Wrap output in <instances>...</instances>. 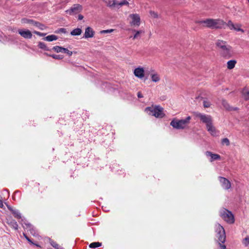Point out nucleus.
<instances>
[{
	"instance_id": "obj_32",
	"label": "nucleus",
	"mask_w": 249,
	"mask_h": 249,
	"mask_svg": "<svg viewBox=\"0 0 249 249\" xmlns=\"http://www.w3.org/2000/svg\"><path fill=\"white\" fill-rule=\"evenodd\" d=\"M221 143L223 145L225 144L227 146H229L230 144V141L228 138H224L221 140Z\"/></svg>"
},
{
	"instance_id": "obj_8",
	"label": "nucleus",
	"mask_w": 249,
	"mask_h": 249,
	"mask_svg": "<svg viewBox=\"0 0 249 249\" xmlns=\"http://www.w3.org/2000/svg\"><path fill=\"white\" fill-rule=\"evenodd\" d=\"M83 10V7L79 4H73L70 9L67 10L65 12L70 15H75L80 13Z\"/></svg>"
},
{
	"instance_id": "obj_5",
	"label": "nucleus",
	"mask_w": 249,
	"mask_h": 249,
	"mask_svg": "<svg viewBox=\"0 0 249 249\" xmlns=\"http://www.w3.org/2000/svg\"><path fill=\"white\" fill-rule=\"evenodd\" d=\"M216 46L220 49L224 56H230L231 55V47L229 45L227 42L218 39L215 43Z\"/></svg>"
},
{
	"instance_id": "obj_20",
	"label": "nucleus",
	"mask_w": 249,
	"mask_h": 249,
	"mask_svg": "<svg viewBox=\"0 0 249 249\" xmlns=\"http://www.w3.org/2000/svg\"><path fill=\"white\" fill-rule=\"evenodd\" d=\"M7 223L9 225V226L13 228L14 230H18V226L16 220L12 219H7Z\"/></svg>"
},
{
	"instance_id": "obj_2",
	"label": "nucleus",
	"mask_w": 249,
	"mask_h": 249,
	"mask_svg": "<svg viewBox=\"0 0 249 249\" xmlns=\"http://www.w3.org/2000/svg\"><path fill=\"white\" fill-rule=\"evenodd\" d=\"M215 231L216 233V237L219 242V249H226L225 245L222 244L226 240V234L224 228L219 223H216L215 225Z\"/></svg>"
},
{
	"instance_id": "obj_18",
	"label": "nucleus",
	"mask_w": 249,
	"mask_h": 249,
	"mask_svg": "<svg viewBox=\"0 0 249 249\" xmlns=\"http://www.w3.org/2000/svg\"><path fill=\"white\" fill-rule=\"evenodd\" d=\"M7 208L12 213L15 217L18 219L21 218V213L18 210L13 209L10 206L7 205Z\"/></svg>"
},
{
	"instance_id": "obj_3",
	"label": "nucleus",
	"mask_w": 249,
	"mask_h": 249,
	"mask_svg": "<svg viewBox=\"0 0 249 249\" xmlns=\"http://www.w3.org/2000/svg\"><path fill=\"white\" fill-rule=\"evenodd\" d=\"M145 111L149 115L156 118H162L165 115L163 113V108L160 106H152L147 107L145 109Z\"/></svg>"
},
{
	"instance_id": "obj_6",
	"label": "nucleus",
	"mask_w": 249,
	"mask_h": 249,
	"mask_svg": "<svg viewBox=\"0 0 249 249\" xmlns=\"http://www.w3.org/2000/svg\"><path fill=\"white\" fill-rule=\"evenodd\" d=\"M220 215L225 221L230 224L234 222V216L231 212L226 209H222L220 212Z\"/></svg>"
},
{
	"instance_id": "obj_4",
	"label": "nucleus",
	"mask_w": 249,
	"mask_h": 249,
	"mask_svg": "<svg viewBox=\"0 0 249 249\" xmlns=\"http://www.w3.org/2000/svg\"><path fill=\"white\" fill-rule=\"evenodd\" d=\"M191 119L190 116H188L185 119L176 120L173 119L170 123V125L174 128L177 129H183L189 124Z\"/></svg>"
},
{
	"instance_id": "obj_22",
	"label": "nucleus",
	"mask_w": 249,
	"mask_h": 249,
	"mask_svg": "<svg viewBox=\"0 0 249 249\" xmlns=\"http://www.w3.org/2000/svg\"><path fill=\"white\" fill-rule=\"evenodd\" d=\"M222 105L223 107L227 109L230 111L231 110H236L238 108L237 107H231L229 104L228 103V102L225 100L222 101Z\"/></svg>"
},
{
	"instance_id": "obj_26",
	"label": "nucleus",
	"mask_w": 249,
	"mask_h": 249,
	"mask_svg": "<svg viewBox=\"0 0 249 249\" xmlns=\"http://www.w3.org/2000/svg\"><path fill=\"white\" fill-rule=\"evenodd\" d=\"M82 33V30L80 28H76L75 29H73L71 32V36H79L81 35Z\"/></svg>"
},
{
	"instance_id": "obj_12",
	"label": "nucleus",
	"mask_w": 249,
	"mask_h": 249,
	"mask_svg": "<svg viewBox=\"0 0 249 249\" xmlns=\"http://www.w3.org/2000/svg\"><path fill=\"white\" fill-rule=\"evenodd\" d=\"M219 180L222 188L225 190H228L231 187V183L229 180L225 178L219 177Z\"/></svg>"
},
{
	"instance_id": "obj_31",
	"label": "nucleus",
	"mask_w": 249,
	"mask_h": 249,
	"mask_svg": "<svg viewBox=\"0 0 249 249\" xmlns=\"http://www.w3.org/2000/svg\"><path fill=\"white\" fill-rule=\"evenodd\" d=\"M63 48H64L60 46H54L53 47L52 50L57 53H63Z\"/></svg>"
},
{
	"instance_id": "obj_42",
	"label": "nucleus",
	"mask_w": 249,
	"mask_h": 249,
	"mask_svg": "<svg viewBox=\"0 0 249 249\" xmlns=\"http://www.w3.org/2000/svg\"><path fill=\"white\" fill-rule=\"evenodd\" d=\"M34 33L40 36H44L46 35V34L42 33L38 31H34Z\"/></svg>"
},
{
	"instance_id": "obj_36",
	"label": "nucleus",
	"mask_w": 249,
	"mask_h": 249,
	"mask_svg": "<svg viewBox=\"0 0 249 249\" xmlns=\"http://www.w3.org/2000/svg\"><path fill=\"white\" fill-rule=\"evenodd\" d=\"M149 13H150V15L151 17H152L153 18H158V15L156 12L153 11H150Z\"/></svg>"
},
{
	"instance_id": "obj_35",
	"label": "nucleus",
	"mask_w": 249,
	"mask_h": 249,
	"mask_svg": "<svg viewBox=\"0 0 249 249\" xmlns=\"http://www.w3.org/2000/svg\"><path fill=\"white\" fill-rule=\"evenodd\" d=\"M129 4L128 2L126 0H123L120 2L118 3V6H122L124 5H128Z\"/></svg>"
},
{
	"instance_id": "obj_16",
	"label": "nucleus",
	"mask_w": 249,
	"mask_h": 249,
	"mask_svg": "<svg viewBox=\"0 0 249 249\" xmlns=\"http://www.w3.org/2000/svg\"><path fill=\"white\" fill-rule=\"evenodd\" d=\"M95 32L90 27H88L85 29L84 37L85 38H91L93 37Z\"/></svg>"
},
{
	"instance_id": "obj_13",
	"label": "nucleus",
	"mask_w": 249,
	"mask_h": 249,
	"mask_svg": "<svg viewBox=\"0 0 249 249\" xmlns=\"http://www.w3.org/2000/svg\"><path fill=\"white\" fill-rule=\"evenodd\" d=\"M18 34L25 39H31L32 37V34L30 31L26 29H19Z\"/></svg>"
},
{
	"instance_id": "obj_17",
	"label": "nucleus",
	"mask_w": 249,
	"mask_h": 249,
	"mask_svg": "<svg viewBox=\"0 0 249 249\" xmlns=\"http://www.w3.org/2000/svg\"><path fill=\"white\" fill-rule=\"evenodd\" d=\"M207 131L213 136H216L218 135V131L213 125V123L206 126Z\"/></svg>"
},
{
	"instance_id": "obj_39",
	"label": "nucleus",
	"mask_w": 249,
	"mask_h": 249,
	"mask_svg": "<svg viewBox=\"0 0 249 249\" xmlns=\"http://www.w3.org/2000/svg\"><path fill=\"white\" fill-rule=\"evenodd\" d=\"M114 31L113 29H109L106 30H102L100 31L101 34H105V33H110Z\"/></svg>"
},
{
	"instance_id": "obj_33",
	"label": "nucleus",
	"mask_w": 249,
	"mask_h": 249,
	"mask_svg": "<svg viewBox=\"0 0 249 249\" xmlns=\"http://www.w3.org/2000/svg\"><path fill=\"white\" fill-rule=\"evenodd\" d=\"M50 56L55 59H62L63 58V56L60 54H53Z\"/></svg>"
},
{
	"instance_id": "obj_24",
	"label": "nucleus",
	"mask_w": 249,
	"mask_h": 249,
	"mask_svg": "<svg viewBox=\"0 0 249 249\" xmlns=\"http://www.w3.org/2000/svg\"><path fill=\"white\" fill-rule=\"evenodd\" d=\"M236 63V61L235 60H231L227 62V67L229 70L232 69Z\"/></svg>"
},
{
	"instance_id": "obj_40",
	"label": "nucleus",
	"mask_w": 249,
	"mask_h": 249,
	"mask_svg": "<svg viewBox=\"0 0 249 249\" xmlns=\"http://www.w3.org/2000/svg\"><path fill=\"white\" fill-rule=\"evenodd\" d=\"M211 106V104L209 101H203V106L204 107H209Z\"/></svg>"
},
{
	"instance_id": "obj_1",
	"label": "nucleus",
	"mask_w": 249,
	"mask_h": 249,
	"mask_svg": "<svg viewBox=\"0 0 249 249\" xmlns=\"http://www.w3.org/2000/svg\"><path fill=\"white\" fill-rule=\"evenodd\" d=\"M197 23L204 24L205 26L212 29L225 28L227 25V23L220 18H207L205 20L199 21Z\"/></svg>"
},
{
	"instance_id": "obj_25",
	"label": "nucleus",
	"mask_w": 249,
	"mask_h": 249,
	"mask_svg": "<svg viewBox=\"0 0 249 249\" xmlns=\"http://www.w3.org/2000/svg\"><path fill=\"white\" fill-rule=\"evenodd\" d=\"M57 39H58L57 36L54 35H51L48 36L44 38V40L48 41H52L53 40H56Z\"/></svg>"
},
{
	"instance_id": "obj_23",
	"label": "nucleus",
	"mask_w": 249,
	"mask_h": 249,
	"mask_svg": "<svg viewBox=\"0 0 249 249\" xmlns=\"http://www.w3.org/2000/svg\"><path fill=\"white\" fill-rule=\"evenodd\" d=\"M242 97L246 100H249V89L245 88L242 91Z\"/></svg>"
},
{
	"instance_id": "obj_19",
	"label": "nucleus",
	"mask_w": 249,
	"mask_h": 249,
	"mask_svg": "<svg viewBox=\"0 0 249 249\" xmlns=\"http://www.w3.org/2000/svg\"><path fill=\"white\" fill-rule=\"evenodd\" d=\"M206 155L207 156H210L211 160L210 161L212 162L214 160H217L220 159V156L218 154H213L211 152L207 151L206 152Z\"/></svg>"
},
{
	"instance_id": "obj_15",
	"label": "nucleus",
	"mask_w": 249,
	"mask_h": 249,
	"mask_svg": "<svg viewBox=\"0 0 249 249\" xmlns=\"http://www.w3.org/2000/svg\"><path fill=\"white\" fill-rule=\"evenodd\" d=\"M25 226H23V228L27 229L28 231H29L30 233L32 234L34 236H36L37 235V232L35 228L29 223H25Z\"/></svg>"
},
{
	"instance_id": "obj_38",
	"label": "nucleus",
	"mask_w": 249,
	"mask_h": 249,
	"mask_svg": "<svg viewBox=\"0 0 249 249\" xmlns=\"http://www.w3.org/2000/svg\"><path fill=\"white\" fill-rule=\"evenodd\" d=\"M243 244L246 246H247L249 245V236L246 237L243 240Z\"/></svg>"
},
{
	"instance_id": "obj_10",
	"label": "nucleus",
	"mask_w": 249,
	"mask_h": 249,
	"mask_svg": "<svg viewBox=\"0 0 249 249\" xmlns=\"http://www.w3.org/2000/svg\"><path fill=\"white\" fill-rule=\"evenodd\" d=\"M129 18L131 19L130 24L131 26H139L141 23L140 17L138 14H132L129 15Z\"/></svg>"
},
{
	"instance_id": "obj_34",
	"label": "nucleus",
	"mask_w": 249,
	"mask_h": 249,
	"mask_svg": "<svg viewBox=\"0 0 249 249\" xmlns=\"http://www.w3.org/2000/svg\"><path fill=\"white\" fill-rule=\"evenodd\" d=\"M23 235H24V236L25 237V238L26 239V240L30 243H31L32 244H33L35 246H36V247H40V246L38 245V244H35L31 240V239L24 233H23Z\"/></svg>"
},
{
	"instance_id": "obj_21",
	"label": "nucleus",
	"mask_w": 249,
	"mask_h": 249,
	"mask_svg": "<svg viewBox=\"0 0 249 249\" xmlns=\"http://www.w3.org/2000/svg\"><path fill=\"white\" fill-rule=\"evenodd\" d=\"M151 77L152 81L154 82H159L160 78L159 75L154 71H152V73L151 74Z\"/></svg>"
},
{
	"instance_id": "obj_43",
	"label": "nucleus",
	"mask_w": 249,
	"mask_h": 249,
	"mask_svg": "<svg viewBox=\"0 0 249 249\" xmlns=\"http://www.w3.org/2000/svg\"><path fill=\"white\" fill-rule=\"evenodd\" d=\"M59 31L62 33L65 34L66 33V29L65 28H60Z\"/></svg>"
},
{
	"instance_id": "obj_9",
	"label": "nucleus",
	"mask_w": 249,
	"mask_h": 249,
	"mask_svg": "<svg viewBox=\"0 0 249 249\" xmlns=\"http://www.w3.org/2000/svg\"><path fill=\"white\" fill-rule=\"evenodd\" d=\"M22 21L24 23H29L37 27L39 29L41 30H43L46 28V27L45 25L41 24V23L36 21L32 19H28V18H23Z\"/></svg>"
},
{
	"instance_id": "obj_37",
	"label": "nucleus",
	"mask_w": 249,
	"mask_h": 249,
	"mask_svg": "<svg viewBox=\"0 0 249 249\" xmlns=\"http://www.w3.org/2000/svg\"><path fill=\"white\" fill-rule=\"evenodd\" d=\"M63 53L68 54L69 56H71L72 54V52L71 51H70L65 48H63Z\"/></svg>"
},
{
	"instance_id": "obj_14",
	"label": "nucleus",
	"mask_w": 249,
	"mask_h": 249,
	"mask_svg": "<svg viewBox=\"0 0 249 249\" xmlns=\"http://www.w3.org/2000/svg\"><path fill=\"white\" fill-rule=\"evenodd\" d=\"M135 76L140 79H142L144 76V70L142 67H138L134 71Z\"/></svg>"
},
{
	"instance_id": "obj_46",
	"label": "nucleus",
	"mask_w": 249,
	"mask_h": 249,
	"mask_svg": "<svg viewBox=\"0 0 249 249\" xmlns=\"http://www.w3.org/2000/svg\"><path fill=\"white\" fill-rule=\"evenodd\" d=\"M3 207V204L2 201L0 199V208H2Z\"/></svg>"
},
{
	"instance_id": "obj_29",
	"label": "nucleus",
	"mask_w": 249,
	"mask_h": 249,
	"mask_svg": "<svg viewBox=\"0 0 249 249\" xmlns=\"http://www.w3.org/2000/svg\"><path fill=\"white\" fill-rule=\"evenodd\" d=\"M102 243L100 242H92L89 245L90 248H96L101 246Z\"/></svg>"
},
{
	"instance_id": "obj_27",
	"label": "nucleus",
	"mask_w": 249,
	"mask_h": 249,
	"mask_svg": "<svg viewBox=\"0 0 249 249\" xmlns=\"http://www.w3.org/2000/svg\"><path fill=\"white\" fill-rule=\"evenodd\" d=\"M107 5V6H108L109 7H111V8L114 7L116 6H118V2H117V1L116 0H113L112 1L109 0L108 2Z\"/></svg>"
},
{
	"instance_id": "obj_7",
	"label": "nucleus",
	"mask_w": 249,
	"mask_h": 249,
	"mask_svg": "<svg viewBox=\"0 0 249 249\" xmlns=\"http://www.w3.org/2000/svg\"><path fill=\"white\" fill-rule=\"evenodd\" d=\"M196 117L199 118L200 120L206 124V126L213 123V119L211 115L201 113L198 112L194 113Z\"/></svg>"
},
{
	"instance_id": "obj_11",
	"label": "nucleus",
	"mask_w": 249,
	"mask_h": 249,
	"mask_svg": "<svg viewBox=\"0 0 249 249\" xmlns=\"http://www.w3.org/2000/svg\"><path fill=\"white\" fill-rule=\"evenodd\" d=\"M227 26L229 27L230 30H234L236 31L241 32L244 33V30L241 28V25L240 24H234L231 20H229L227 23Z\"/></svg>"
},
{
	"instance_id": "obj_41",
	"label": "nucleus",
	"mask_w": 249,
	"mask_h": 249,
	"mask_svg": "<svg viewBox=\"0 0 249 249\" xmlns=\"http://www.w3.org/2000/svg\"><path fill=\"white\" fill-rule=\"evenodd\" d=\"M134 32H135V30H134ZM142 33V31H136V34L134 35L133 36V39H136L138 37V36H139V35Z\"/></svg>"
},
{
	"instance_id": "obj_28",
	"label": "nucleus",
	"mask_w": 249,
	"mask_h": 249,
	"mask_svg": "<svg viewBox=\"0 0 249 249\" xmlns=\"http://www.w3.org/2000/svg\"><path fill=\"white\" fill-rule=\"evenodd\" d=\"M50 244L56 249H62V248L54 241L50 239Z\"/></svg>"
},
{
	"instance_id": "obj_45",
	"label": "nucleus",
	"mask_w": 249,
	"mask_h": 249,
	"mask_svg": "<svg viewBox=\"0 0 249 249\" xmlns=\"http://www.w3.org/2000/svg\"><path fill=\"white\" fill-rule=\"evenodd\" d=\"M84 18V17L82 15H78V19L82 20Z\"/></svg>"
},
{
	"instance_id": "obj_44",
	"label": "nucleus",
	"mask_w": 249,
	"mask_h": 249,
	"mask_svg": "<svg viewBox=\"0 0 249 249\" xmlns=\"http://www.w3.org/2000/svg\"><path fill=\"white\" fill-rule=\"evenodd\" d=\"M137 96H138V97L139 98L143 97L142 94L140 92H139L138 93Z\"/></svg>"
},
{
	"instance_id": "obj_30",
	"label": "nucleus",
	"mask_w": 249,
	"mask_h": 249,
	"mask_svg": "<svg viewBox=\"0 0 249 249\" xmlns=\"http://www.w3.org/2000/svg\"><path fill=\"white\" fill-rule=\"evenodd\" d=\"M38 47L39 48L43 49L46 51H50V49L46 46V44L42 42H39Z\"/></svg>"
}]
</instances>
